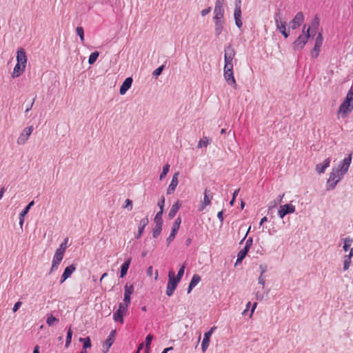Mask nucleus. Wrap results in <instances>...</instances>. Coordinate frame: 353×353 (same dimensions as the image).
Returning a JSON list of instances; mask_svg holds the SVG:
<instances>
[{
    "label": "nucleus",
    "mask_w": 353,
    "mask_h": 353,
    "mask_svg": "<svg viewBox=\"0 0 353 353\" xmlns=\"http://www.w3.org/2000/svg\"><path fill=\"white\" fill-rule=\"evenodd\" d=\"M351 162L352 154L347 158L344 159L338 167L332 169L327 181V190H332L336 187V184L348 171Z\"/></svg>",
    "instance_id": "nucleus-1"
},
{
    "label": "nucleus",
    "mask_w": 353,
    "mask_h": 353,
    "mask_svg": "<svg viewBox=\"0 0 353 353\" xmlns=\"http://www.w3.org/2000/svg\"><path fill=\"white\" fill-rule=\"evenodd\" d=\"M352 110L353 100L346 97L344 101L339 105V110L337 111V118L339 119H344L347 117V116L352 112Z\"/></svg>",
    "instance_id": "nucleus-2"
},
{
    "label": "nucleus",
    "mask_w": 353,
    "mask_h": 353,
    "mask_svg": "<svg viewBox=\"0 0 353 353\" xmlns=\"http://www.w3.org/2000/svg\"><path fill=\"white\" fill-rule=\"evenodd\" d=\"M168 282L166 288V294L168 296H171L175 289L176 288L177 284L179 281H176L175 279V273L173 270H171L168 273Z\"/></svg>",
    "instance_id": "nucleus-3"
},
{
    "label": "nucleus",
    "mask_w": 353,
    "mask_h": 353,
    "mask_svg": "<svg viewBox=\"0 0 353 353\" xmlns=\"http://www.w3.org/2000/svg\"><path fill=\"white\" fill-rule=\"evenodd\" d=\"M306 26H303V34L300 35L293 43V48L295 50H300L303 48L308 39L310 38V34L305 32Z\"/></svg>",
    "instance_id": "nucleus-4"
},
{
    "label": "nucleus",
    "mask_w": 353,
    "mask_h": 353,
    "mask_svg": "<svg viewBox=\"0 0 353 353\" xmlns=\"http://www.w3.org/2000/svg\"><path fill=\"white\" fill-rule=\"evenodd\" d=\"M128 305H126L122 303L119 305V308L113 314V319L116 322H119L121 324L123 323V316L126 314L128 311Z\"/></svg>",
    "instance_id": "nucleus-5"
},
{
    "label": "nucleus",
    "mask_w": 353,
    "mask_h": 353,
    "mask_svg": "<svg viewBox=\"0 0 353 353\" xmlns=\"http://www.w3.org/2000/svg\"><path fill=\"white\" fill-rule=\"evenodd\" d=\"M323 38L322 34L321 32H319L315 39L314 47L310 52V55L312 56V57L316 58L319 57L321 51V48L323 44Z\"/></svg>",
    "instance_id": "nucleus-6"
},
{
    "label": "nucleus",
    "mask_w": 353,
    "mask_h": 353,
    "mask_svg": "<svg viewBox=\"0 0 353 353\" xmlns=\"http://www.w3.org/2000/svg\"><path fill=\"white\" fill-rule=\"evenodd\" d=\"M32 131L33 126L31 125L26 128L18 137L17 143L19 145L24 144L28 139L29 137L31 135Z\"/></svg>",
    "instance_id": "nucleus-7"
},
{
    "label": "nucleus",
    "mask_w": 353,
    "mask_h": 353,
    "mask_svg": "<svg viewBox=\"0 0 353 353\" xmlns=\"http://www.w3.org/2000/svg\"><path fill=\"white\" fill-rule=\"evenodd\" d=\"M295 212V206L292 204H285L281 205L278 211V215L283 219L286 214L294 213Z\"/></svg>",
    "instance_id": "nucleus-8"
},
{
    "label": "nucleus",
    "mask_w": 353,
    "mask_h": 353,
    "mask_svg": "<svg viewBox=\"0 0 353 353\" xmlns=\"http://www.w3.org/2000/svg\"><path fill=\"white\" fill-rule=\"evenodd\" d=\"M64 254L56 250L53 256L52 265L50 272H52L58 269V267L63 259Z\"/></svg>",
    "instance_id": "nucleus-9"
},
{
    "label": "nucleus",
    "mask_w": 353,
    "mask_h": 353,
    "mask_svg": "<svg viewBox=\"0 0 353 353\" xmlns=\"http://www.w3.org/2000/svg\"><path fill=\"white\" fill-rule=\"evenodd\" d=\"M134 292V286L132 284L126 283L124 287V298H123V304L126 305H129L130 303L131 298L130 296Z\"/></svg>",
    "instance_id": "nucleus-10"
},
{
    "label": "nucleus",
    "mask_w": 353,
    "mask_h": 353,
    "mask_svg": "<svg viewBox=\"0 0 353 353\" xmlns=\"http://www.w3.org/2000/svg\"><path fill=\"white\" fill-rule=\"evenodd\" d=\"M304 21V15L303 12H299L294 18L290 22L292 29L295 30L298 28Z\"/></svg>",
    "instance_id": "nucleus-11"
},
{
    "label": "nucleus",
    "mask_w": 353,
    "mask_h": 353,
    "mask_svg": "<svg viewBox=\"0 0 353 353\" xmlns=\"http://www.w3.org/2000/svg\"><path fill=\"white\" fill-rule=\"evenodd\" d=\"M215 329L216 327H212L208 332L205 333L203 339L201 343V348L203 352H205V350H207L209 345L210 336Z\"/></svg>",
    "instance_id": "nucleus-12"
},
{
    "label": "nucleus",
    "mask_w": 353,
    "mask_h": 353,
    "mask_svg": "<svg viewBox=\"0 0 353 353\" xmlns=\"http://www.w3.org/2000/svg\"><path fill=\"white\" fill-rule=\"evenodd\" d=\"M223 75L224 78L226 81V82L230 85H232L234 89L237 88V84L236 83L235 78L234 77L233 71H223Z\"/></svg>",
    "instance_id": "nucleus-13"
},
{
    "label": "nucleus",
    "mask_w": 353,
    "mask_h": 353,
    "mask_svg": "<svg viewBox=\"0 0 353 353\" xmlns=\"http://www.w3.org/2000/svg\"><path fill=\"white\" fill-rule=\"evenodd\" d=\"M179 175V172H176L173 175L172 181H171V183L169 185V186L168 188V190H167V194H172L175 191L176 188V186L178 185V183H179V179H178Z\"/></svg>",
    "instance_id": "nucleus-14"
},
{
    "label": "nucleus",
    "mask_w": 353,
    "mask_h": 353,
    "mask_svg": "<svg viewBox=\"0 0 353 353\" xmlns=\"http://www.w3.org/2000/svg\"><path fill=\"white\" fill-rule=\"evenodd\" d=\"M75 270L76 267L73 264L66 267L61 277L60 283H63L67 279L70 277V276L75 271Z\"/></svg>",
    "instance_id": "nucleus-15"
},
{
    "label": "nucleus",
    "mask_w": 353,
    "mask_h": 353,
    "mask_svg": "<svg viewBox=\"0 0 353 353\" xmlns=\"http://www.w3.org/2000/svg\"><path fill=\"white\" fill-rule=\"evenodd\" d=\"M319 25V19L316 17L311 22V24L309 26L306 31L305 30V32L306 34H310V36L311 34H316L318 27Z\"/></svg>",
    "instance_id": "nucleus-16"
},
{
    "label": "nucleus",
    "mask_w": 353,
    "mask_h": 353,
    "mask_svg": "<svg viewBox=\"0 0 353 353\" xmlns=\"http://www.w3.org/2000/svg\"><path fill=\"white\" fill-rule=\"evenodd\" d=\"M133 82L132 77H128L125 79L121 86L120 87L119 92L121 95H123L130 88Z\"/></svg>",
    "instance_id": "nucleus-17"
},
{
    "label": "nucleus",
    "mask_w": 353,
    "mask_h": 353,
    "mask_svg": "<svg viewBox=\"0 0 353 353\" xmlns=\"http://www.w3.org/2000/svg\"><path fill=\"white\" fill-rule=\"evenodd\" d=\"M17 63L26 65L27 62V57L26 52L23 48H19L17 50Z\"/></svg>",
    "instance_id": "nucleus-18"
},
{
    "label": "nucleus",
    "mask_w": 353,
    "mask_h": 353,
    "mask_svg": "<svg viewBox=\"0 0 353 353\" xmlns=\"http://www.w3.org/2000/svg\"><path fill=\"white\" fill-rule=\"evenodd\" d=\"M235 56L234 49L230 46L227 47L225 50L224 61L225 63L232 62Z\"/></svg>",
    "instance_id": "nucleus-19"
},
{
    "label": "nucleus",
    "mask_w": 353,
    "mask_h": 353,
    "mask_svg": "<svg viewBox=\"0 0 353 353\" xmlns=\"http://www.w3.org/2000/svg\"><path fill=\"white\" fill-rule=\"evenodd\" d=\"M330 158H327L325 159L323 163H319L316 165V170L319 174H323L325 172L327 168L330 166Z\"/></svg>",
    "instance_id": "nucleus-20"
},
{
    "label": "nucleus",
    "mask_w": 353,
    "mask_h": 353,
    "mask_svg": "<svg viewBox=\"0 0 353 353\" xmlns=\"http://www.w3.org/2000/svg\"><path fill=\"white\" fill-rule=\"evenodd\" d=\"M209 192H210L209 190H207V189L205 190L203 201V203L201 205V207L199 208L200 211L203 210L205 209V208L206 206L209 205L210 204V203H211V200L212 199V196H209Z\"/></svg>",
    "instance_id": "nucleus-21"
},
{
    "label": "nucleus",
    "mask_w": 353,
    "mask_h": 353,
    "mask_svg": "<svg viewBox=\"0 0 353 353\" xmlns=\"http://www.w3.org/2000/svg\"><path fill=\"white\" fill-rule=\"evenodd\" d=\"M181 206V203L179 201H177L172 205V208H170L168 214L169 219H172L175 216L178 210L180 209Z\"/></svg>",
    "instance_id": "nucleus-22"
},
{
    "label": "nucleus",
    "mask_w": 353,
    "mask_h": 353,
    "mask_svg": "<svg viewBox=\"0 0 353 353\" xmlns=\"http://www.w3.org/2000/svg\"><path fill=\"white\" fill-rule=\"evenodd\" d=\"M201 281V276L199 274H194L190 283L188 286V293H190L191 290Z\"/></svg>",
    "instance_id": "nucleus-23"
},
{
    "label": "nucleus",
    "mask_w": 353,
    "mask_h": 353,
    "mask_svg": "<svg viewBox=\"0 0 353 353\" xmlns=\"http://www.w3.org/2000/svg\"><path fill=\"white\" fill-rule=\"evenodd\" d=\"M148 222H149L148 219L147 217H145L140 221V223L139 225V228H138V232L137 234V239L141 237V236L142 235L143 232L144 230V228L148 225Z\"/></svg>",
    "instance_id": "nucleus-24"
},
{
    "label": "nucleus",
    "mask_w": 353,
    "mask_h": 353,
    "mask_svg": "<svg viewBox=\"0 0 353 353\" xmlns=\"http://www.w3.org/2000/svg\"><path fill=\"white\" fill-rule=\"evenodd\" d=\"M34 205V201H31L28 203V205L23 210V211L19 214V224L21 226L23 225L24 222L23 216L26 214H28V212L30 210V208Z\"/></svg>",
    "instance_id": "nucleus-25"
},
{
    "label": "nucleus",
    "mask_w": 353,
    "mask_h": 353,
    "mask_svg": "<svg viewBox=\"0 0 353 353\" xmlns=\"http://www.w3.org/2000/svg\"><path fill=\"white\" fill-rule=\"evenodd\" d=\"M25 68H26L25 65H20L19 63H17L14 68L12 77H17L20 76L25 70Z\"/></svg>",
    "instance_id": "nucleus-26"
},
{
    "label": "nucleus",
    "mask_w": 353,
    "mask_h": 353,
    "mask_svg": "<svg viewBox=\"0 0 353 353\" xmlns=\"http://www.w3.org/2000/svg\"><path fill=\"white\" fill-rule=\"evenodd\" d=\"M115 334H116V331L112 330L110 335L108 336V339H106V341L105 342V345L106 347L107 351L109 350V348L111 347V345L114 343Z\"/></svg>",
    "instance_id": "nucleus-27"
},
{
    "label": "nucleus",
    "mask_w": 353,
    "mask_h": 353,
    "mask_svg": "<svg viewBox=\"0 0 353 353\" xmlns=\"http://www.w3.org/2000/svg\"><path fill=\"white\" fill-rule=\"evenodd\" d=\"M130 263H131V258H129L121 265V274H120L121 278L124 277L126 275V274L128 272V270L129 269Z\"/></svg>",
    "instance_id": "nucleus-28"
},
{
    "label": "nucleus",
    "mask_w": 353,
    "mask_h": 353,
    "mask_svg": "<svg viewBox=\"0 0 353 353\" xmlns=\"http://www.w3.org/2000/svg\"><path fill=\"white\" fill-rule=\"evenodd\" d=\"M214 21H223L224 16V9L214 8Z\"/></svg>",
    "instance_id": "nucleus-29"
},
{
    "label": "nucleus",
    "mask_w": 353,
    "mask_h": 353,
    "mask_svg": "<svg viewBox=\"0 0 353 353\" xmlns=\"http://www.w3.org/2000/svg\"><path fill=\"white\" fill-rule=\"evenodd\" d=\"M343 249L345 252L348 251L351 248V245L353 243V239L350 237H346L343 239Z\"/></svg>",
    "instance_id": "nucleus-30"
},
{
    "label": "nucleus",
    "mask_w": 353,
    "mask_h": 353,
    "mask_svg": "<svg viewBox=\"0 0 353 353\" xmlns=\"http://www.w3.org/2000/svg\"><path fill=\"white\" fill-rule=\"evenodd\" d=\"M248 251L249 250L247 249V248H243V249L241 250L237 254L236 263H241L247 255Z\"/></svg>",
    "instance_id": "nucleus-31"
},
{
    "label": "nucleus",
    "mask_w": 353,
    "mask_h": 353,
    "mask_svg": "<svg viewBox=\"0 0 353 353\" xmlns=\"http://www.w3.org/2000/svg\"><path fill=\"white\" fill-rule=\"evenodd\" d=\"M215 23V34L219 36L223 30V21H214Z\"/></svg>",
    "instance_id": "nucleus-32"
},
{
    "label": "nucleus",
    "mask_w": 353,
    "mask_h": 353,
    "mask_svg": "<svg viewBox=\"0 0 353 353\" xmlns=\"http://www.w3.org/2000/svg\"><path fill=\"white\" fill-rule=\"evenodd\" d=\"M352 263V258L350 256L345 255L343 257V270L346 271L347 270L351 265Z\"/></svg>",
    "instance_id": "nucleus-33"
},
{
    "label": "nucleus",
    "mask_w": 353,
    "mask_h": 353,
    "mask_svg": "<svg viewBox=\"0 0 353 353\" xmlns=\"http://www.w3.org/2000/svg\"><path fill=\"white\" fill-rule=\"evenodd\" d=\"M181 223V218L180 216H178L176 219V220L172 225L171 232L177 234Z\"/></svg>",
    "instance_id": "nucleus-34"
},
{
    "label": "nucleus",
    "mask_w": 353,
    "mask_h": 353,
    "mask_svg": "<svg viewBox=\"0 0 353 353\" xmlns=\"http://www.w3.org/2000/svg\"><path fill=\"white\" fill-rule=\"evenodd\" d=\"M59 319L54 316L52 314H50L48 316L46 323L49 326H52L54 324L58 323Z\"/></svg>",
    "instance_id": "nucleus-35"
},
{
    "label": "nucleus",
    "mask_w": 353,
    "mask_h": 353,
    "mask_svg": "<svg viewBox=\"0 0 353 353\" xmlns=\"http://www.w3.org/2000/svg\"><path fill=\"white\" fill-rule=\"evenodd\" d=\"M99 53L97 51L92 52L89 57V59H88L89 64L92 65L96 61L97 58L99 57Z\"/></svg>",
    "instance_id": "nucleus-36"
},
{
    "label": "nucleus",
    "mask_w": 353,
    "mask_h": 353,
    "mask_svg": "<svg viewBox=\"0 0 353 353\" xmlns=\"http://www.w3.org/2000/svg\"><path fill=\"white\" fill-rule=\"evenodd\" d=\"M169 170H170V165L169 164H165L163 166L162 172L161 173V174L159 176V179L161 181H162L166 176V175L168 173Z\"/></svg>",
    "instance_id": "nucleus-37"
},
{
    "label": "nucleus",
    "mask_w": 353,
    "mask_h": 353,
    "mask_svg": "<svg viewBox=\"0 0 353 353\" xmlns=\"http://www.w3.org/2000/svg\"><path fill=\"white\" fill-rule=\"evenodd\" d=\"M162 215H163L162 211H159V212L157 213V214L154 217V219L156 225H162V224H163Z\"/></svg>",
    "instance_id": "nucleus-38"
},
{
    "label": "nucleus",
    "mask_w": 353,
    "mask_h": 353,
    "mask_svg": "<svg viewBox=\"0 0 353 353\" xmlns=\"http://www.w3.org/2000/svg\"><path fill=\"white\" fill-rule=\"evenodd\" d=\"M68 241V238L65 239L64 241L61 243L59 248L58 249H57V251L64 254L67 249V247H68L67 246Z\"/></svg>",
    "instance_id": "nucleus-39"
},
{
    "label": "nucleus",
    "mask_w": 353,
    "mask_h": 353,
    "mask_svg": "<svg viewBox=\"0 0 353 353\" xmlns=\"http://www.w3.org/2000/svg\"><path fill=\"white\" fill-rule=\"evenodd\" d=\"M161 230H162V225H156L152 231L153 237L157 238L161 234Z\"/></svg>",
    "instance_id": "nucleus-40"
},
{
    "label": "nucleus",
    "mask_w": 353,
    "mask_h": 353,
    "mask_svg": "<svg viewBox=\"0 0 353 353\" xmlns=\"http://www.w3.org/2000/svg\"><path fill=\"white\" fill-rule=\"evenodd\" d=\"M234 18H241V9L240 5L236 4L235 9L234 12Z\"/></svg>",
    "instance_id": "nucleus-41"
},
{
    "label": "nucleus",
    "mask_w": 353,
    "mask_h": 353,
    "mask_svg": "<svg viewBox=\"0 0 353 353\" xmlns=\"http://www.w3.org/2000/svg\"><path fill=\"white\" fill-rule=\"evenodd\" d=\"M185 271V265H182L179 270L178 271L177 275L175 276V279H176V281H180L182 276H183Z\"/></svg>",
    "instance_id": "nucleus-42"
},
{
    "label": "nucleus",
    "mask_w": 353,
    "mask_h": 353,
    "mask_svg": "<svg viewBox=\"0 0 353 353\" xmlns=\"http://www.w3.org/2000/svg\"><path fill=\"white\" fill-rule=\"evenodd\" d=\"M76 31H77V34L79 36L81 42L83 43V41H84V30H83V28L82 27H81V26L80 27H77Z\"/></svg>",
    "instance_id": "nucleus-43"
},
{
    "label": "nucleus",
    "mask_w": 353,
    "mask_h": 353,
    "mask_svg": "<svg viewBox=\"0 0 353 353\" xmlns=\"http://www.w3.org/2000/svg\"><path fill=\"white\" fill-rule=\"evenodd\" d=\"M72 336V331L71 328L70 327L68 331V333H67V337H66V341H65V347H67L69 346V345L71 343Z\"/></svg>",
    "instance_id": "nucleus-44"
},
{
    "label": "nucleus",
    "mask_w": 353,
    "mask_h": 353,
    "mask_svg": "<svg viewBox=\"0 0 353 353\" xmlns=\"http://www.w3.org/2000/svg\"><path fill=\"white\" fill-rule=\"evenodd\" d=\"M209 143V140L207 137L201 139L198 143V148L206 147Z\"/></svg>",
    "instance_id": "nucleus-45"
},
{
    "label": "nucleus",
    "mask_w": 353,
    "mask_h": 353,
    "mask_svg": "<svg viewBox=\"0 0 353 353\" xmlns=\"http://www.w3.org/2000/svg\"><path fill=\"white\" fill-rule=\"evenodd\" d=\"M80 341H84V343H83V348L84 349H86V348H88V347H91V342H90V339L89 337H87L85 339H80Z\"/></svg>",
    "instance_id": "nucleus-46"
},
{
    "label": "nucleus",
    "mask_w": 353,
    "mask_h": 353,
    "mask_svg": "<svg viewBox=\"0 0 353 353\" xmlns=\"http://www.w3.org/2000/svg\"><path fill=\"white\" fill-rule=\"evenodd\" d=\"M163 68L164 66L163 65H161L160 67L157 68V69H155L153 72H152V75L155 77L159 76L161 74V73L162 72L163 70Z\"/></svg>",
    "instance_id": "nucleus-47"
},
{
    "label": "nucleus",
    "mask_w": 353,
    "mask_h": 353,
    "mask_svg": "<svg viewBox=\"0 0 353 353\" xmlns=\"http://www.w3.org/2000/svg\"><path fill=\"white\" fill-rule=\"evenodd\" d=\"M223 71H233V63L232 62L225 63Z\"/></svg>",
    "instance_id": "nucleus-48"
},
{
    "label": "nucleus",
    "mask_w": 353,
    "mask_h": 353,
    "mask_svg": "<svg viewBox=\"0 0 353 353\" xmlns=\"http://www.w3.org/2000/svg\"><path fill=\"white\" fill-rule=\"evenodd\" d=\"M153 339V336L150 334H148L145 337V347H148L150 346L152 341Z\"/></svg>",
    "instance_id": "nucleus-49"
},
{
    "label": "nucleus",
    "mask_w": 353,
    "mask_h": 353,
    "mask_svg": "<svg viewBox=\"0 0 353 353\" xmlns=\"http://www.w3.org/2000/svg\"><path fill=\"white\" fill-rule=\"evenodd\" d=\"M225 0H216L214 8L223 9Z\"/></svg>",
    "instance_id": "nucleus-50"
},
{
    "label": "nucleus",
    "mask_w": 353,
    "mask_h": 353,
    "mask_svg": "<svg viewBox=\"0 0 353 353\" xmlns=\"http://www.w3.org/2000/svg\"><path fill=\"white\" fill-rule=\"evenodd\" d=\"M124 208H128L130 210L132 209V202L130 199H127L125 201V205L123 206Z\"/></svg>",
    "instance_id": "nucleus-51"
},
{
    "label": "nucleus",
    "mask_w": 353,
    "mask_h": 353,
    "mask_svg": "<svg viewBox=\"0 0 353 353\" xmlns=\"http://www.w3.org/2000/svg\"><path fill=\"white\" fill-rule=\"evenodd\" d=\"M239 191H240V189L239 188V189H236V190L234 192L232 199V200H231V201H230V205H232H232H234V203L235 199H236V196L238 195V194H239Z\"/></svg>",
    "instance_id": "nucleus-52"
},
{
    "label": "nucleus",
    "mask_w": 353,
    "mask_h": 353,
    "mask_svg": "<svg viewBox=\"0 0 353 353\" xmlns=\"http://www.w3.org/2000/svg\"><path fill=\"white\" fill-rule=\"evenodd\" d=\"M276 28L280 31L281 33L283 32H285V30H286L285 23H281V24Z\"/></svg>",
    "instance_id": "nucleus-53"
},
{
    "label": "nucleus",
    "mask_w": 353,
    "mask_h": 353,
    "mask_svg": "<svg viewBox=\"0 0 353 353\" xmlns=\"http://www.w3.org/2000/svg\"><path fill=\"white\" fill-rule=\"evenodd\" d=\"M164 203H165V199L164 197L163 196L161 199V201H159L158 203V206L160 208V211H162L163 212V206H164Z\"/></svg>",
    "instance_id": "nucleus-54"
},
{
    "label": "nucleus",
    "mask_w": 353,
    "mask_h": 353,
    "mask_svg": "<svg viewBox=\"0 0 353 353\" xmlns=\"http://www.w3.org/2000/svg\"><path fill=\"white\" fill-rule=\"evenodd\" d=\"M176 233L171 232L170 236L167 239L168 244H170L175 238Z\"/></svg>",
    "instance_id": "nucleus-55"
},
{
    "label": "nucleus",
    "mask_w": 353,
    "mask_h": 353,
    "mask_svg": "<svg viewBox=\"0 0 353 353\" xmlns=\"http://www.w3.org/2000/svg\"><path fill=\"white\" fill-rule=\"evenodd\" d=\"M211 11V8L210 7H208L205 9H203L201 11V14L204 17L205 15H207L208 14H209Z\"/></svg>",
    "instance_id": "nucleus-56"
},
{
    "label": "nucleus",
    "mask_w": 353,
    "mask_h": 353,
    "mask_svg": "<svg viewBox=\"0 0 353 353\" xmlns=\"http://www.w3.org/2000/svg\"><path fill=\"white\" fill-rule=\"evenodd\" d=\"M22 305V303L21 301H17L14 305V307L12 308V310L14 312H17L19 308Z\"/></svg>",
    "instance_id": "nucleus-57"
},
{
    "label": "nucleus",
    "mask_w": 353,
    "mask_h": 353,
    "mask_svg": "<svg viewBox=\"0 0 353 353\" xmlns=\"http://www.w3.org/2000/svg\"><path fill=\"white\" fill-rule=\"evenodd\" d=\"M235 24L239 28H241L243 26V23L241 18H234Z\"/></svg>",
    "instance_id": "nucleus-58"
},
{
    "label": "nucleus",
    "mask_w": 353,
    "mask_h": 353,
    "mask_svg": "<svg viewBox=\"0 0 353 353\" xmlns=\"http://www.w3.org/2000/svg\"><path fill=\"white\" fill-rule=\"evenodd\" d=\"M274 19H275V23H276V27L279 26L281 23H283L281 21V17H280V15L279 14H276L274 17Z\"/></svg>",
    "instance_id": "nucleus-59"
},
{
    "label": "nucleus",
    "mask_w": 353,
    "mask_h": 353,
    "mask_svg": "<svg viewBox=\"0 0 353 353\" xmlns=\"http://www.w3.org/2000/svg\"><path fill=\"white\" fill-rule=\"evenodd\" d=\"M252 244V238H249L246 242H245V245L244 248H247V249L249 250L251 245Z\"/></svg>",
    "instance_id": "nucleus-60"
},
{
    "label": "nucleus",
    "mask_w": 353,
    "mask_h": 353,
    "mask_svg": "<svg viewBox=\"0 0 353 353\" xmlns=\"http://www.w3.org/2000/svg\"><path fill=\"white\" fill-rule=\"evenodd\" d=\"M346 97L353 100V90H350Z\"/></svg>",
    "instance_id": "nucleus-61"
},
{
    "label": "nucleus",
    "mask_w": 353,
    "mask_h": 353,
    "mask_svg": "<svg viewBox=\"0 0 353 353\" xmlns=\"http://www.w3.org/2000/svg\"><path fill=\"white\" fill-rule=\"evenodd\" d=\"M152 272H153V268L152 266H150L147 270L148 275L151 276L152 275Z\"/></svg>",
    "instance_id": "nucleus-62"
},
{
    "label": "nucleus",
    "mask_w": 353,
    "mask_h": 353,
    "mask_svg": "<svg viewBox=\"0 0 353 353\" xmlns=\"http://www.w3.org/2000/svg\"><path fill=\"white\" fill-rule=\"evenodd\" d=\"M259 284H261L263 286L265 284V280L263 278L262 275H261L259 278Z\"/></svg>",
    "instance_id": "nucleus-63"
},
{
    "label": "nucleus",
    "mask_w": 353,
    "mask_h": 353,
    "mask_svg": "<svg viewBox=\"0 0 353 353\" xmlns=\"http://www.w3.org/2000/svg\"><path fill=\"white\" fill-rule=\"evenodd\" d=\"M223 213L222 211L218 212V214H217V217L219 218V219L222 221L223 220Z\"/></svg>",
    "instance_id": "nucleus-64"
}]
</instances>
